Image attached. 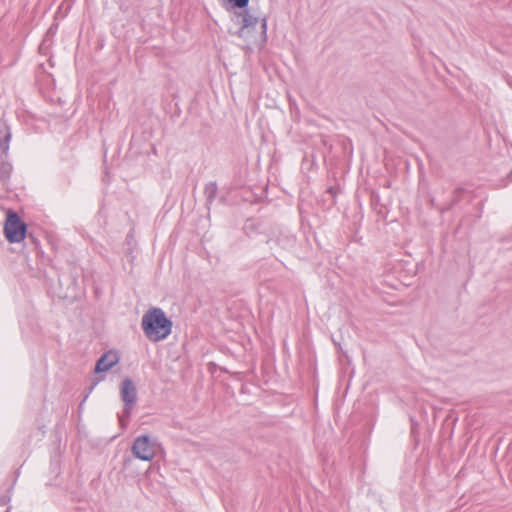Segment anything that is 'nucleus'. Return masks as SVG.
I'll return each mask as SVG.
<instances>
[{
  "instance_id": "nucleus-1",
  "label": "nucleus",
  "mask_w": 512,
  "mask_h": 512,
  "mask_svg": "<svg viewBox=\"0 0 512 512\" xmlns=\"http://www.w3.org/2000/svg\"><path fill=\"white\" fill-rule=\"evenodd\" d=\"M141 327L145 336L152 342L166 339L172 331V321L161 308L153 307L143 316Z\"/></svg>"
},
{
  "instance_id": "nucleus-2",
  "label": "nucleus",
  "mask_w": 512,
  "mask_h": 512,
  "mask_svg": "<svg viewBox=\"0 0 512 512\" xmlns=\"http://www.w3.org/2000/svg\"><path fill=\"white\" fill-rule=\"evenodd\" d=\"M121 400L124 402L122 414L119 416V423L122 427L127 425L133 407L137 401V388L132 379L126 377L120 386Z\"/></svg>"
},
{
  "instance_id": "nucleus-3",
  "label": "nucleus",
  "mask_w": 512,
  "mask_h": 512,
  "mask_svg": "<svg viewBox=\"0 0 512 512\" xmlns=\"http://www.w3.org/2000/svg\"><path fill=\"white\" fill-rule=\"evenodd\" d=\"M27 225L17 213L9 212L4 225V234L8 242L19 243L26 237Z\"/></svg>"
},
{
  "instance_id": "nucleus-4",
  "label": "nucleus",
  "mask_w": 512,
  "mask_h": 512,
  "mask_svg": "<svg viewBox=\"0 0 512 512\" xmlns=\"http://www.w3.org/2000/svg\"><path fill=\"white\" fill-rule=\"evenodd\" d=\"M133 455L143 461H151L155 456V443L150 436H138L132 445Z\"/></svg>"
},
{
  "instance_id": "nucleus-5",
  "label": "nucleus",
  "mask_w": 512,
  "mask_h": 512,
  "mask_svg": "<svg viewBox=\"0 0 512 512\" xmlns=\"http://www.w3.org/2000/svg\"><path fill=\"white\" fill-rule=\"evenodd\" d=\"M12 132L10 126L3 119H0V160L8 157Z\"/></svg>"
},
{
  "instance_id": "nucleus-6",
  "label": "nucleus",
  "mask_w": 512,
  "mask_h": 512,
  "mask_svg": "<svg viewBox=\"0 0 512 512\" xmlns=\"http://www.w3.org/2000/svg\"><path fill=\"white\" fill-rule=\"evenodd\" d=\"M119 362V356L114 351L105 352L96 362L94 372L101 373L110 370Z\"/></svg>"
},
{
  "instance_id": "nucleus-7",
  "label": "nucleus",
  "mask_w": 512,
  "mask_h": 512,
  "mask_svg": "<svg viewBox=\"0 0 512 512\" xmlns=\"http://www.w3.org/2000/svg\"><path fill=\"white\" fill-rule=\"evenodd\" d=\"M217 191L218 187L215 182H209L208 184H206L204 189V195L206 197L207 205H210L214 201L217 195Z\"/></svg>"
},
{
  "instance_id": "nucleus-8",
  "label": "nucleus",
  "mask_w": 512,
  "mask_h": 512,
  "mask_svg": "<svg viewBox=\"0 0 512 512\" xmlns=\"http://www.w3.org/2000/svg\"><path fill=\"white\" fill-rule=\"evenodd\" d=\"M242 27L244 28H250L255 27V25L258 23V18L254 15L250 14L248 11H245V13L242 15Z\"/></svg>"
},
{
  "instance_id": "nucleus-9",
  "label": "nucleus",
  "mask_w": 512,
  "mask_h": 512,
  "mask_svg": "<svg viewBox=\"0 0 512 512\" xmlns=\"http://www.w3.org/2000/svg\"><path fill=\"white\" fill-rule=\"evenodd\" d=\"M12 165L10 162H0V180L5 181L10 177Z\"/></svg>"
},
{
  "instance_id": "nucleus-10",
  "label": "nucleus",
  "mask_w": 512,
  "mask_h": 512,
  "mask_svg": "<svg viewBox=\"0 0 512 512\" xmlns=\"http://www.w3.org/2000/svg\"><path fill=\"white\" fill-rule=\"evenodd\" d=\"M462 193H464V190L462 188H458L453 192V198L447 209L451 208L453 205L457 204L460 201V196Z\"/></svg>"
},
{
  "instance_id": "nucleus-11",
  "label": "nucleus",
  "mask_w": 512,
  "mask_h": 512,
  "mask_svg": "<svg viewBox=\"0 0 512 512\" xmlns=\"http://www.w3.org/2000/svg\"><path fill=\"white\" fill-rule=\"evenodd\" d=\"M338 188L335 187V186H330L328 189H327V193L331 196V204H335V198L338 194Z\"/></svg>"
},
{
  "instance_id": "nucleus-12",
  "label": "nucleus",
  "mask_w": 512,
  "mask_h": 512,
  "mask_svg": "<svg viewBox=\"0 0 512 512\" xmlns=\"http://www.w3.org/2000/svg\"><path fill=\"white\" fill-rule=\"evenodd\" d=\"M237 8L243 9L248 6L249 0H230Z\"/></svg>"
},
{
  "instance_id": "nucleus-13",
  "label": "nucleus",
  "mask_w": 512,
  "mask_h": 512,
  "mask_svg": "<svg viewBox=\"0 0 512 512\" xmlns=\"http://www.w3.org/2000/svg\"><path fill=\"white\" fill-rule=\"evenodd\" d=\"M10 501L9 495H3L0 497V505H6Z\"/></svg>"
},
{
  "instance_id": "nucleus-14",
  "label": "nucleus",
  "mask_w": 512,
  "mask_h": 512,
  "mask_svg": "<svg viewBox=\"0 0 512 512\" xmlns=\"http://www.w3.org/2000/svg\"><path fill=\"white\" fill-rule=\"evenodd\" d=\"M262 29H263V33L265 34L266 33V29H267V22H266V19H262Z\"/></svg>"
},
{
  "instance_id": "nucleus-15",
  "label": "nucleus",
  "mask_w": 512,
  "mask_h": 512,
  "mask_svg": "<svg viewBox=\"0 0 512 512\" xmlns=\"http://www.w3.org/2000/svg\"><path fill=\"white\" fill-rule=\"evenodd\" d=\"M104 169H105V170H104L105 175L107 176V171H106V170H107V166H104Z\"/></svg>"
}]
</instances>
